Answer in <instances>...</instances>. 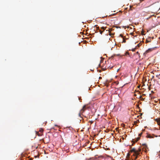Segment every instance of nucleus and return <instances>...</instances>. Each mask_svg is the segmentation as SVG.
<instances>
[{
    "instance_id": "cd10ccee",
    "label": "nucleus",
    "mask_w": 160,
    "mask_h": 160,
    "mask_svg": "<svg viewBox=\"0 0 160 160\" xmlns=\"http://www.w3.org/2000/svg\"><path fill=\"white\" fill-rule=\"evenodd\" d=\"M92 122H92H92H91V123H92Z\"/></svg>"
},
{
    "instance_id": "a211bd4d",
    "label": "nucleus",
    "mask_w": 160,
    "mask_h": 160,
    "mask_svg": "<svg viewBox=\"0 0 160 160\" xmlns=\"http://www.w3.org/2000/svg\"><path fill=\"white\" fill-rule=\"evenodd\" d=\"M137 46H138V47H139V46H140L139 44H138L137 45Z\"/></svg>"
},
{
    "instance_id": "39448f33",
    "label": "nucleus",
    "mask_w": 160,
    "mask_h": 160,
    "mask_svg": "<svg viewBox=\"0 0 160 160\" xmlns=\"http://www.w3.org/2000/svg\"><path fill=\"white\" fill-rule=\"evenodd\" d=\"M153 135H151V134H148L147 135V137L148 138H154V137L153 136Z\"/></svg>"
},
{
    "instance_id": "7ed1b4c3",
    "label": "nucleus",
    "mask_w": 160,
    "mask_h": 160,
    "mask_svg": "<svg viewBox=\"0 0 160 160\" xmlns=\"http://www.w3.org/2000/svg\"><path fill=\"white\" fill-rule=\"evenodd\" d=\"M155 121L157 122L158 124L160 125V118H158L156 119Z\"/></svg>"
},
{
    "instance_id": "f3484780",
    "label": "nucleus",
    "mask_w": 160,
    "mask_h": 160,
    "mask_svg": "<svg viewBox=\"0 0 160 160\" xmlns=\"http://www.w3.org/2000/svg\"><path fill=\"white\" fill-rule=\"evenodd\" d=\"M132 6H130V9L131 10H132V9H131V8H132Z\"/></svg>"
},
{
    "instance_id": "20e7f679",
    "label": "nucleus",
    "mask_w": 160,
    "mask_h": 160,
    "mask_svg": "<svg viewBox=\"0 0 160 160\" xmlns=\"http://www.w3.org/2000/svg\"><path fill=\"white\" fill-rule=\"evenodd\" d=\"M152 49H153L152 48H149L148 49L145 51V53H148V52H151V51H152Z\"/></svg>"
},
{
    "instance_id": "4be33fe9",
    "label": "nucleus",
    "mask_w": 160,
    "mask_h": 160,
    "mask_svg": "<svg viewBox=\"0 0 160 160\" xmlns=\"http://www.w3.org/2000/svg\"><path fill=\"white\" fill-rule=\"evenodd\" d=\"M97 29L98 30H99V27H98L97 28Z\"/></svg>"
},
{
    "instance_id": "5701e85b",
    "label": "nucleus",
    "mask_w": 160,
    "mask_h": 160,
    "mask_svg": "<svg viewBox=\"0 0 160 160\" xmlns=\"http://www.w3.org/2000/svg\"><path fill=\"white\" fill-rule=\"evenodd\" d=\"M154 136L156 137H157V136H155V135H154Z\"/></svg>"
},
{
    "instance_id": "a878e982",
    "label": "nucleus",
    "mask_w": 160,
    "mask_h": 160,
    "mask_svg": "<svg viewBox=\"0 0 160 160\" xmlns=\"http://www.w3.org/2000/svg\"><path fill=\"white\" fill-rule=\"evenodd\" d=\"M101 78V77H99V78Z\"/></svg>"
},
{
    "instance_id": "2eb2a0df",
    "label": "nucleus",
    "mask_w": 160,
    "mask_h": 160,
    "mask_svg": "<svg viewBox=\"0 0 160 160\" xmlns=\"http://www.w3.org/2000/svg\"><path fill=\"white\" fill-rule=\"evenodd\" d=\"M142 133H141L140 134H139V136H141V135H142Z\"/></svg>"
},
{
    "instance_id": "f257e3e1",
    "label": "nucleus",
    "mask_w": 160,
    "mask_h": 160,
    "mask_svg": "<svg viewBox=\"0 0 160 160\" xmlns=\"http://www.w3.org/2000/svg\"><path fill=\"white\" fill-rule=\"evenodd\" d=\"M131 152H134V154L133 155H138V152L136 151V150L135 148H133L131 150Z\"/></svg>"
},
{
    "instance_id": "dca6fc26",
    "label": "nucleus",
    "mask_w": 160,
    "mask_h": 160,
    "mask_svg": "<svg viewBox=\"0 0 160 160\" xmlns=\"http://www.w3.org/2000/svg\"><path fill=\"white\" fill-rule=\"evenodd\" d=\"M120 36L122 38H123L122 35L121 34L120 35Z\"/></svg>"
},
{
    "instance_id": "9b49d317",
    "label": "nucleus",
    "mask_w": 160,
    "mask_h": 160,
    "mask_svg": "<svg viewBox=\"0 0 160 160\" xmlns=\"http://www.w3.org/2000/svg\"><path fill=\"white\" fill-rule=\"evenodd\" d=\"M40 132H43V129H41L40 130Z\"/></svg>"
},
{
    "instance_id": "c85d7f7f",
    "label": "nucleus",
    "mask_w": 160,
    "mask_h": 160,
    "mask_svg": "<svg viewBox=\"0 0 160 160\" xmlns=\"http://www.w3.org/2000/svg\"><path fill=\"white\" fill-rule=\"evenodd\" d=\"M140 87V86H138V88H139V87Z\"/></svg>"
},
{
    "instance_id": "4468645a",
    "label": "nucleus",
    "mask_w": 160,
    "mask_h": 160,
    "mask_svg": "<svg viewBox=\"0 0 160 160\" xmlns=\"http://www.w3.org/2000/svg\"><path fill=\"white\" fill-rule=\"evenodd\" d=\"M136 157H135V159H137V158H138V155H136Z\"/></svg>"
},
{
    "instance_id": "f03ea898",
    "label": "nucleus",
    "mask_w": 160,
    "mask_h": 160,
    "mask_svg": "<svg viewBox=\"0 0 160 160\" xmlns=\"http://www.w3.org/2000/svg\"><path fill=\"white\" fill-rule=\"evenodd\" d=\"M86 109V105L84 106L82 108L80 111L81 113H83V112L85 111Z\"/></svg>"
},
{
    "instance_id": "c756f323",
    "label": "nucleus",
    "mask_w": 160,
    "mask_h": 160,
    "mask_svg": "<svg viewBox=\"0 0 160 160\" xmlns=\"http://www.w3.org/2000/svg\"><path fill=\"white\" fill-rule=\"evenodd\" d=\"M147 42H149L148 41H147Z\"/></svg>"
},
{
    "instance_id": "423d86ee",
    "label": "nucleus",
    "mask_w": 160,
    "mask_h": 160,
    "mask_svg": "<svg viewBox=\"0 0 160 160\" xmlns=\"http://www.w3.org/2000/svg\"><path fill=\"white\" fill-rule=\"evenodd\" d=\"M136 151L138 152V155H139V154H140V152L141 151V149H140L138 148V150H136Z\"/></svg>"
},
{
    "instance_id": "6ab92c4d",
    "label": "nucleus",
    "mask_w": 160,
    "mask_h": 160,
    "mask_svg": "<svg viewBox=\"0 0 160 160\" xmlns=\"http://www.w3.org/2000/svg\"><path fill=\"white\" fill-rule=\"evenodd\" d=\"M144 0H140V2H142V1H143Z\"/></svg>"
},
{
    "instance_id": "f8f14e48",
    "label": "nucleus",
    "mask_w": 160,
    "mask_h": 160,
    "mask_svg": "<svg viewBox=\"0 0 160 160\" xmlns=\"http://www.w3.org/2000/svg\"><path fill=\"white\" fill-rule=\"evenodd\" d=\"M126 42V40L125 39H124V38H123V41L122 42Z\"/></svg>"
},
{
    "instance_id": "412c9836",
    "label": "nucleus",
    "mask_w": 160,
    "mask_h": 160,
    "mask_svg": "<svg viewBox=\"0 0 160 160\" xmlns=\"http://www.w3.org/2000/svg\"><path fill=\"white\" fill-rule=\"evenodd\" d=\"M37 157H38V156H35V158H37Z\"/></svg>"
},
{
    "instance_id": "b1692460",
    "label": "nucleus",
    "mask_w": 160,
    "mask_h": 160,
    "mask_svg": "<svg viewBox=\"0 0 160 160\" xmlns=\"http://www.w3.org/2000/svg\"><path fill=\"white\" fill-rule=\"evenodd\" d=\"M115 15V14H112V15Z\"/></svg>"
},
{
    "instance_id": "bb28decb",
    "label": "nucleus",
    "mask_w": 160,
    "mask_h": 160,
    "mask_svg": "<svg viewBox=\"0 0 160 160\" xmlns=\"http://www.w3.org/2000/svg\"><path fill=\"white\" fill-rule=\"evenodd\" d=\"M137 53H138V52H137Z\"/></svg>"
},
{
    "instance_id": "393cba45",
    "label": "nucleus",
    "mask_w": 160,
    "mask_h": 160,
    "mask_svg": "<svg viewBox=\"0 0 160 160\" xmlns=\"http://www.w3.org/2000/svg\"><path fill=\"white\" fill-rule=\"evenodd\" d=\"M158 75H157L156 76L157 77H158Z\"/></svg>"
},
{
    "instance_id": "1a4fd4ad",
    "label": "nucleus",
    "mask_w": 160,
    "mask_h": 160,
    "mask_svg": "<svg viewBox=\"0 0 160 160\" xmlns=\"http://www.w3.org/2000/svg\"><path fill=\"white\" fill-rule=\"evenodd\" d=\"M140 139V138L139 137H138V138H137L136 139V142H137Z\"/></svg>"
},
{
    "instance_id": "ddd939ff",
    "label": "nucleus",
    "mask_w": 160,
    "mask_h": 160,
    "mask_svg": "<svg viewBox=\"0 0 160 160\" xmlns=\"http://www.w3.org/2000/svg\"><path fill=\"white\" fill-rule=\"evenodd\" d=\"M136 48H134V49H133L132 50V51H135V50Z\"/></svg>"
},
{
    "instance_id": "aec40b11",
    "label": "nucleus",
    "mask_w": 160,
    "mask_h": 160,
    "mask_svg": "<svg viewBox=\"0 0 160 160\" xmlns=\"http://www.w3.org/2000/svg\"><path fill=\"white\" fill-rule=\"evenodd\" d=\"M113 66H112L111 67H110V68H111L113 67Z\"/></svg>"
},
{
    "instance_id": "0eeeda50",
    "label": "nucleus",
    "mask_w": 160,
    "mask_h": 160,
    "mask_svg": "<svg viewBox=\"0 0 160 160\" xmlns=\"http://www.w3.org/2000/svg\"><path fill=\"white\" fill-rule=\"evenodd\" d=\"M106 27H101V29H103V31H104V30L106 29Z\"/></svg>"
},
{
    "instance_id": "9d476101",
    "label": "nucleus",
    "mask_w": 160,
    "mask_h": 160,
    "mask_svg": "<svg viewBox=\"0 0 160 160\" xmlns=\"http://www.w3.org/2000/svg\"><path fill=\"white\" fill-rule=\"evenodd\" d=\"M103 31H101V30H99V32H100V33L101 34H102V32H103Z\"/></svg>"
},
{
    "instance_id": "6e6552de",
    "label": "nucleus",
    "mask_w": 160,
    "mask_h": 160,
    "mask_svg": "<svg viewBox=\"0 0 160 160\" xmlns=\"http://www.w3.org/2000/svg\"><path fill=\"white\" fill-rule=\"evenodd\" d=\"M82 113H81L80 112H80L78 114V116L81 117V114H82Z\"/></svg>"
}]
</instances>
